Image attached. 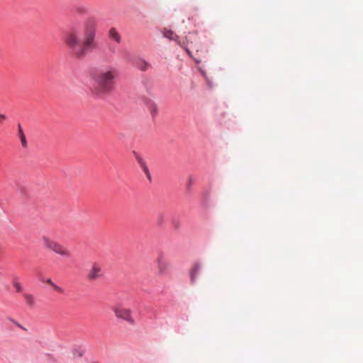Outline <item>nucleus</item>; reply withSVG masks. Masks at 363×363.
Returning <instances> with one entry per match:
<instances>
[{
	"instance_id": "1",
	"label": "nucleus",
	"mask_w": 363,
	"mask_h": 363,
	"mask_svg": "<svg viewBox=\"0 0 363 363\" xmlns=\"http://www.w3.org/2000/svg\"><path fill=\"white\" fill-rule=\"evenodd\" d=\"M80 33L79 28H73L68 30L65 36L66 45L69 48L72 54L78 57L84 56L87 50L96 48V43L94 41L96 26L93 23L87 22L84 24L82 43L80 40Z\"/></svg>"
},
{
	"instance_id": "2",
	"label": "nucleus",
	"mask_w": 363,
	"mask_h": 363,
	"mask_svg": "<svg viewBox=\"0 0 363 363\" xmlns=\"http://www.w3.org/2000/svg\"><path fill=\"white\" fill-rule=\"evenodd\" d=\"M90 76L98 91L107 94L114 89L119 72L113 66L101 67L93 69Z\"/></svg>"
},
{
	"instance_id": "3",
	"label": "nucleus",
	"mask_w": 363,
	"mask_h": 363,
	"mask_svg": "<svg viewBox=\"0 0 363 363\" xmlns=\"http://www.w3.org/2000/svg\"><path fill=\"white\" fill-rule=\"evenodd\" d=\"M43 247L50 250L62 257L69 258L72 256L71 252L57 241L44 235L41 238Z\"/></svg>"
},
{
	"instance_id": "4",
	"label": "nucleus",
	"mask_w": 363,
	"mask_h": 363,
	"mask_svg": "<svg viewBox=\"0 0 363 363\" xmlns=\"http://www.w3.org/2000/svg\"><path fill=\"white\" fill-rule=\"evenodd\" d=\"M198 37L196 35H189L185 38V40L180 41L179 44L184 48L189 55H191V50H199L200 45L198 43Z\"/></svg>"
},
{
	"instance_id": "5",
	"label": "nucleus",
	"mask_w": 363,
	"mask_h": 363,
	"mask_svg": "<svg viewBox=\"0 0 363 363\" xmlns=\"http://www.w3.org/2000/svg\"><path fill=\"white\" fill-rule=\"evenodd\" d=\"M113 311L118 318L123 319L130 325L135 324V320L132 317V311L130 308L117 306L113 308Z\"/></svg>"
},
{
	"instance_id": "6",
	"label": "nucleus",
	"mask_w": 363,
	"mask_h": 363,
	"mask_svg": "<svg viewBox=\"0 0 363 363\" xmlns=\"http://www.w3.org/2000/svg\"><path fill=\"white\" fill-rule=\"evenodd\" d=\"M157 270L160 276L167 275L170 269V264L166 259L164 255L160 254L157 258Z\"/></svg>"
},
{
	"instance_id": "7",
	"label": "nucleus",
	"mask_w": 363,
	"mask_h": 363,
	"mask_svg": "<svg viewBox=\"0 0 363 363\" xmlns=\"http://www.w3.org/2000/svg\"><path fill=\"white\" fill-rule=\"evenodd\" d=\"M102 275L101 267L99 264L94 263L87 274V279L94 281L101 277Z\"/></svg>"
},
{
	"instance_id": "8",
	"label": "nucleus",
	"mask_w": 363,
	"mask_h": 363,
	"mask_svg": "<svg viewBox=\"0 0 363 363\" xmlns=\"http://www.w3.org/2000/svg\"><path fill=\"white\" fill-rule=\"evenodd\" d=\"M135 66L143 72H145L150 68V64L143 59H138L135 62Z\"/></svg>"
},
{
	"instance_id": "9",
	"label": "nucleus",
	"mask_w": 363,
	"mask_h": 363,
	"mask_svg": "<svg viewBox=\"0 0 363 363\" xmlns=\"http://www.w3.org/2000/svg\"><path fill=\"white\" fill-rule=\"evenodd\" d=\"M201 266L199 264H195L190 271V279L191 284H194L199 276Z\"/></svg>"
},
{
	"instance_id": "10",
	"label": "nucleus",
	"mask_w": 363,
	"mask_h": 363,
	"mask_svg": "<svg viewBox=\"0 0 363 363\" xmlns=\"http://www.w3.org/2000/svg\"><path fill=\"white\" fill-rule=\"evenodd\" d=\"M108 35H109V38L111 40H114L117 43H121V35L118 33V31L116 30V28H111L109 30Z\"/></svg>"
},
{
	"instance_id": "11",
	"label": "nucleus",
	"mask_w": 363,
	"mask_h": 363,
	"mask_svg": "<svg viewBox=\"0 0 363 363\" xmlns=\"http://www.w3.org/2000/svg\"><path fill=\"white\" fill-rule=\"evenodd\" d=\"M146 105L147 106V108H148L149 111H150L152 116H155L157 113V106L155 104V102H153L150 99H147V100H146Z\"/></svg>"
},
{
	"instance_id": "12",
	"label": "nucleus",
	"mask_w": 363,
	"mask_h": 363,
	"mask_svg": "<svg viewBox=\"0 0 363 363\" xmlns=\"http://www.w3.org/2000/svg\"><path fill=\"white\" fill-rule=\"evenodd\" d=\"M24 299L26 302V303L29 306H33L35 303V298L34 296L30 294H23Z\"/></svg>"
},
{
	"instance_id": "13",
	"label": "nucleus",
	"mask_w": 363,
	"mask_h": 363,
	"mask_svg": "<svg viewBox=\"0 0 363 363\" xmlns=\"http://www.w3.org/2000/svg\"><path fill=\"white\" fill-rule=\"evenodd\" d=\"M18 133H19V136H20V139H21L22 145L23 147H26L27 145L26 139L25 135H24L23 130L20 125H18Z\"/></svg>"
},
{
	"instance_id": "14",
	"label": "nucleus",
	"mask_w": 363,
	"mask_h": 363,
	"mask_svg": "<svg viewBox=\"0 0 363 363\" xmlns=\"http://www.w3.org/2000/svg\"><path fill=\"white\" fill-rule=\"evenodd\" d=\"M164 35L166 38H169L171 40H173L175 35L172 30H166L164 33Z\"/></svg>"
},
{
	"instance_id": "15",
	"label": "nucleus",
	"mask_w": 363,
	"mask_h": 363,
	"mask_svg": "<svg viewBox=\"0 0 363 363\" xmlns=\"http://www.w3.org/2000/svg\"><path fill=\"white\" fill-rule=\"evenodd\" d=\"M13 284V286L16 288L17 292L22 291L21 284L18 281H14Z\"/></svg>"
},
{
	"instance_id": "16",
	"label": "nucleus",
	"mask_w": 363,
	"mask_h": 363,
	"mask_svg": "<svg viewBox=\"0 0 363 363\" xmlns=\"http://www.w3.org/2000/svg\"><path fill=\"white\" fill-rule=\"evenodd\" d=\"M51 286L52 287V289H53L55 291H57V292H59V293H61V294H62V293H63V289H62L61 287H60V286H58L57 285H56L55 283H53V284L51 285Z\"/></svg>"
},
{
	"instance_id": "17",
	"label": "nucleus",
	"mask_w": 363,
	"mask_h": 363,
	"mask_svg": "<svg viewBox=\"0 0 363 363\" xmlns=\"http://www.w3.org/2000/svg\"><path fill=\"white\" fill-rule=\"evenodd\" d=\"M193 183H194L193 177H189L188 178L187 183H186V188L188 189H190V188H191V185L193 184Z\"/></svg>"
},
{
	"instance_id": "18",
	"label": "nucleus",
	"mask_w": 363,
	"mask_h": 363,
	"mask_svg": "<svg viewBox=\"0 0 363 363\" xmlns=\"http://www.w3.org/2000/svg\"><path fill=\"white\" fill-rule=\"evenodd\" d=\"M6 119H7L6 116H5L4 114L0 113V124H1Z\"/></svg>"
},
{
	"instance_id": "19",
	"label": "nucleus",
	"mask_w": 363,
	"mask_h": 363,
	"mask_svg": "<svg viewBox=\"0 0 363 363\" xmlns=\"http://www.w3.org/2000/svg\"><path fill=\"white\" fill-rule=\"evenodd\" d=\"M46 283L48 284L49 285H52L53 284L52 281L50 279H48L47 281H46Z\"/></svg>"
},
{
	"instance_id": "20",
	"label": "nucleus",
	"mask_w": 363,
	"mask_h": 363,
	"mask_svg": "<svg viewBox=\"0 0 363 363\" xmlns=\"http://www.w3.org/2000/svg\"><path fill=\"white\" fill-rule=\"evenodd\" d=\"M16 325H17L19 328H21V329H22V330H26V329L23 326H22L21 324L17 323V324H16Z\"/></svg>"
}]
</instances>
